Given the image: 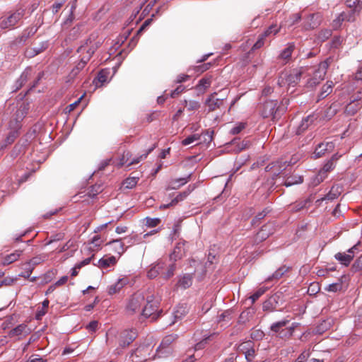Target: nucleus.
I'll list each match as a JSON object with an SVG mask.
<instances>
[{
    "label": "nucleus",
    "instance_id": "nucleus-1",
    "mask_svg": "<svg viewBox=\"0 0 362 362\" xmlns=\"http://www.w3.org/2000/svg\"><path fill=\"white\" fill-rule=\"evenodd\" d=\"M98 47L96 42L88 39L78 48L77 52L80 54L81 60L71 70L70 74L71 77H75L85 67Z\"/></svg>",
    "mask_w": 362,
    "mask_h": 362
},
{
    "label": "nucleus",
    "instance_id": "nucleus-2",
    "mask_svg": "<svg viewBox=\"0 0 362 362\" xmlns=\"http://www.w3.org/2000/svg\"><path fill=\"white\" fill-rule=\"evenodd\" d=\"M288 104V98H284L279 105H278L277 100H275L266 101L262 105L261 115L264 118L276 119L286 111Z\"/></svg>",
    "mask_w": 362,
    "mask_h": 362
},
{
    "label": "nucleus",
    "instance_id": "nucleus-3",
    "mask_svg": "<svg viewBox=\"0 0 362 362\" xmlns=\"http://www.w3.org/2000/svg\"><path fill=\"white\" fill-rule=\"evenodd\" d=\"M159 300L155 296L147 292L144 307L141 310V316L144 318H151V321H156L160 316L162 310L158 311Z\"/></svg>",
    "mask_w": 362,
    "mask_h": 362
},
{
    "label": "nucleus",
    "instance_id": "nucleus-4",
    "mask_svg": "<svg viewBox=\"0 0 362 362\" xmlns=\"http://www.w3.org/2000/svg\"><path fill=\"white\" fill-rule=\"evenodd\" d=\"M308 67H300L299 69H293L289 72L281 73L278 79V85L280 87L284 86H295L300 81L303 74H306L310 75Z\"/></svg>",
    "mask_w": 362,
    "mask_h": 362
},
{
    "label": "nucleus",
    "instance_id": "nucleus-5",
    "mask_svg": "<svg viewBox=\"0 0 362 362\" xmlns=\"http://www.w3.org/2000/svg\"><path fill=\"white\" fill-rule=\"evenodd\" d=\"M25 9L19 8L14 11L7 13L0 18V28L2 30L13 29L23 18Z\"/></svg>",
    "mask_w": 362,
    "mask_h": 362
},
{
    "label": "nucleus",
    "instance_id": "nucleus-6",
    "mask_svg": "<svg viewBox=\"0 0 362 362\" xmlns=\"http://www.w3.org/2000/svg\"><path fill=\"white\" fill-rule=\"evenodd\" d=\"M147 292H136L132 295L126 305V312L128 315H134L141 313L145 303Z\"/></svg>",
    "mask_w": 362,
    "mask_h": 362
},
{
    "label": "nucleus",
    "instance_id": "nucleus-7",
    "mask_svg": "<svg viewBox=\"0 0 362 362\" xmlns=\"http://www.w3.org/2000/svg\"><path fill=\"white\" fill-rule=\"evenodd\" d=\"M177 339V334H170L166 337H165L160 346L158 347L156 350V354L158 357H165L168 356L171 351L172 349L170 348V345L175 341V340Z\"/></svg>",
    "mask_w": 362,
    "mask_h": 362
},
{
    "label": "nucleus",
    "instance_id": "nucleus-8",
    "mask_svg": "<svg viewBox=\"0 0 362 362\" xmlns=\"http://www.w3.org/2000/svg\"><path fill=\"white\" fill-rule=\"evenodd\" d=\"M289 322V320L284 319L283 320L274 322L271 325L270 329L273 332L277 334L278 337L281 339H290L293 336L292 334L288 332L287 328L281 329L283 327L286 326Z\"/></svg>",
    "mask_w": 362,
    "mask_h": 362
},
{
    "label": "nucleus",
    "instance_id": "nucleus-9",
    "mask_svg": "<svg viewBox=\"0 0 362 362\" xmlns=\"http://www.w3.org/2000/svg\"><path fill=\"white\" fill-rule=\"evenodd\" d=\"M275 226L274 223H267L264 225L259 231L256 234L255 242L259 243L266 240L269 236L275 232Z\"/></svg>",
    "mask_w": 362,
    "mask_h": 362
},
{
    "label": "nucleus",
    "instance_id": "nucleus-10",
    "mask_svg": "<svg viewBox=\"0 0 362 362\" xmlns=\"http://www.w3.org/2000/svg\"><path fill=\"white\" fill-rule=\"evenodd\" d=\"M358 245H354L347 250V253L338 252L334 255V258L344 266H349L351 260L354 259V252L357 250Z\"/></svg>",
    "mask_w": 362,
    "mask_h": 362
},
{
    "label": "nucleus",
    "instance_id": "nucleus-11",
    "mask_svg": "<svg viewBox=\"0 0 362 362\" xmlns=\"http://www.w3.org/2000/svg\"><path fill=\"white\" fill-rule=\"evenodd\" d=\"M137 337L136 329L124 330L120 333L119 345L121 348L128 346Z\"/></svg>",
    "mask_w": 362,
    "mask_h": 362
},
{
    "label": "nucleus",
    "instance_id": "nucleus-12",
    "mask_svg": "<svg viewBox=\"0 0 362 362\" xmlns=\"http://www.w3.org/2000/svg\"><path fill=\"white\" fill-rule=\"evenodd\" d=\"M151 349V347L149 344L141 345L132 352L130 358H132V361L135 360V362H141V359L146 361Z\"/></svg>",
    "mask_w": 362,
    "mask_h": 362
},
{
    "label": "nucleus",
    "instance_id": "nucleus-13",
    "mask_svg": "<svg viewBox=\"0 0 362 362\" xmlns=\"http://www.w3.org/2000/svg\"><path fill=\"white\" fill-rule=\"evenodd\" d=\"M223 99L218 98L217 93H211L205 101V105L208 107V112H214L223 105Z\"/></svg>",
    "mask_w": 362,
    "mask_h": 362
},
{
    "label": "nucleus",
    "instance_id": "nucleus-14",
    "mask_svg": "<svg viewBox=\"0 0 362 362\" xmlns=\"http://www.w3.org/2000/svg\"><path fill=\"white\" fill-rule=\"evenodd\" d=\"M333 61L332 57H329L326 59L325 61L320 62L318 65L317 69L312 71L313 75L317 77L321 81L324 80L325 76L327 74V69L329 68L330 64Z\"/></svg>",
    "mask_w": 362,
    "mask_h": 362
},
{
    "label": "nucleus",
    "instance_id": "nucleus-15",
    "mask_svg": "<svg viewBox=\"0 0 362 362\" xmlns=\"http://www.w3.org/2000/svg\"><path fill=\"white\" fill-rule=\"evenodd\" d=\"M193 274H184L177 276V282L175 285L177 288L187 289L192 285Z\"/></svg>",
    "mask_w": 362,
    "mask_h": 362
},
{
    "label": "nucleus",
    "instance_id": "nucleus-16",
    "mask_svg": "<svg viewBox=\"0 0 362 362\" xmlns=\"http://www.w3.org/2000/svg\"><path fill=\"white\" fill-rule=\"evenodd\" d=\"M238 351L245 354V359L248 362H250L253 360L255 357V349L252 346L251 341H247L241 344L238 346Z\"/></svg>",
    "mask_w": 362,
    "mask_h": 362
},
{
    "label": "nucleus",
    "instance_id": "nucleus-17",
    "mask_svg": "<svg viewBox=\"0 0 362 362\" xmlns=\"http://www.w3.org/2000/svg\"><path fill=\"white\" fill-rule=\"evenodd\" d=\"M185 244H186L185 241H180L177 243L173 252L170 255V259L171 260H173L175 262L177 259H181L184 256V255L185 253Z\"/></svg>",
    "mask_w": 362,
    "mask_h": 362
},
{
    "label": "nucleus",
    "instance_id": "nucleus-18",
    "mask_svg": "<svg viewBox=\"0 0 362 362\" xmlns=\"http://www.w3.org/2000/svg\"><path fill=\"white\" fill-rule=\"evenodd\" d=\"M195 189V186L194 185H189L188 187L187 188V189L181 193H180L179 194H177L172 201L170 204H165L163 206H162L161 207H163V208H168L170 206H174L175 204H177L178 202L184 200L194 189Z\"/></svg>",
    "mask_w": 362,
    "mask_h": 362
},
{
    "label": "nucleus",
    "instance_id": "nucleus-19",
    "mask_svg": "<svg viewBox=\"0 0 362 362\" xmlns=\"http://www.w3.org/2000/svg\"><path fill=\"white\" fill-rule=\"evenodd\" d=\"M31 330L25 324H21L16 327L11 329L8 332L10 337H20L22 335H28L30 333Z\"/></svg>",
    "mask_w": 362,
    "mask_h": 362
},
{
    "label": "nucleus",
    "instance_id": "nucleus-20",
    "mask_svg": "<svg viewBox=\"0 0 362 362\" xmlns=\"http://www.w3.org/2000/svg\"><path fill=\"white\" fill-rule=\"evenodd\" d=\"M320 16L317 14H310L304 21L303 27L306 30L314 29L320 24Z\"/></svg>",
    "mask_w": 362,
    "mask_h": 362
},
{
    "label": "nucleus",
    "instance_id": "nucleus-21",
    "mask_svg": "<svg viewBox=\"0 0 362 362\" xmlns=\"http://www.w3.org/2000/svg\"><path fill=\"white\" fill-rule=\"evenodd\" d=\"M32 70L30 68H27L20 76V77L16 80L15 83V89L14 91H17L20 88H21L23 85L28 81L29 78L31 76Z\"/></svg>",
    "mask_w": 362,
    "mask_h": 362
},
{
    "label": "nucleus",
    "instance_id": "nucleus-22",
    "mask_svg": "<svg viewBox=\"0 0 362 362\" xmlns=\"http://www.w3.org/2000/svg\"><path fill=\"white\" fill-rule=\"evenodd\" d=\"M128 283L129 280L127 278L119 279L116 283L108 287V293L113 295L118 293Z\"/></svg>",
    "mask_w": 362,
    "mask_h": 362
},
{
    "label": "nucleus",
    "instance_id": "nucleus-23",
    "mask_svg": "<svg viewBox=\"0 0 362 362\" xmlns=\"http://www.w3.org/2000/svg\"><path fill=\"white\" fill-rule=\"evenodd\" d=\"M355 18H356L354 15L342 12L335 20L333 21L332 27L334 29H337L339 27H340L343 21H354Z\"/></svg>",
    "mask_w": 362,
    "mask_h": 362
},
{
    "label": "nucleus",
    "instance_id": "nucleus-24",
    "mask_svg": "<svg viewBox=\"0 0 362 362\" xmlns=\"http://www.w3.org/2000/svg\"><path fill=\"white\" fill-rule=\"evenodd\" d=\"M342 187L339 185L333 186L328 194H327L323 198L317 199V202H320L323 200H334L341 194Z\"/></svg>",
    "mask_w": 362,
    "mask_h": 362
},
{
    "label": "nucleus",
    "instance_id": "nucleus-25",
    "mask_svg": "<svg viewBox=\"0 0 362 362\" xmlns=\"http://www.w3.org/2000/svg\"><path fill=\"white\" fill-rule=\"evenodd\" d=\"M334 148V144L332 142H325L318 144L315 151L316 157H321L325 153L326 151H330Z\"/></svg>",
    "mask_w": 362,
    "mask_h": 362
},
{
    "label": "nucleus",
    "instance_id": "nucleus-26",
    "mask_svg": "<svg viewBox=\"0 0 362 362\" xmlns=\"http://www.w3.org/2000/svg\"><path fill=\"white\" fill-rule=\"evenodd\" d=\"M117 262L115 257L110 256L107 257L101 258L98 261L97 264L94 265L98 266L100 269H107L110 267L114 266Z\"/></svg>",
    "mask_w": 362,
    "mask_h": 362
},
{
    "label": "nucleus",
    "instance_id": "nucleus-27",
    "mask_svg": "<svg viewBox=\"0 0 362 362\" xmlns=\"http://www.w3.org/2000/svg\"><path fill=\"white\" fill-rule=\"evenodd\" d=\"M107 245L112 247V250L115 252L121 255L126 250L125 243H123L122 239H116L110 241Z\"/></svg>",
    "mask_w": 362,
    "mask_h": 362
},
{
    "label": "nucleus",
    "instance_id": "nucleus-28",
    "mask_svg": "<svg viewBox=\"0 0 362 362\" xmlns=\"http://www.w3.org/2000/svg\"><path fill=\"white\" fill-rule=\"evenodd\" d=\"M362 107V103L350 100L345 107L344 113L347 115H354Z\"/></svg>",
    "mask_w": 362,
    "mask_h": 362
},
{
    "label": "nucleus",
    "instance_id": "nucleus-29",
    "mask_svg": "<svg viewBox=\"0 0 362 362\" xmlns=\"http://www.w3.org/2000/svg\"><path fill=\"white\" fill-rule=\"evenodd\" d=\"M37 28L35 26L28 27L23 30L22 34L18 37L17 40L19 43H25L28 39L35 35L37 32Z\"/></svg>",
    "mask_w": 362,
    "mask_h": 362
},
{
    "label": "nucleus",
    "instance_id": "nucleus-30",
    "mask_svg": "<svg viewBox=\"0 0 362 362\" xmlns=\"http://www.w3.org/2000/svg\"><path fill=\"white\" fill-rule=\"evenodd\" d=\"M165 267V264L163 262H158L156 265L151 267L148 271L147 276L149 279H154L159 274L162 272V270Z\"/></svg>",
    "mask_w": 362,
    "mask_h": 362
},
{
    "label": "nucleus",
    "instance_id": "nucleus-31",
    "mask_svg": "<svg viewBox=\"0 0 362 362\" xmlns=\"http://www.w3.org/2000/svg\"><path fill=\"white\" fill-rule=\"evenodd\" d=\"M290 267L286 265H284L279 267L276 271L274 272V274L267 278V281H271L273 280H279L282 278L285 274L289 272Z\"/></svg>",
    "mask_w": 362,
    "mask_h": 362
},
{
    "label": "nucleus",
    "instance_id": "nucleus-32",
    "mask_svg": "<svg viewBox=\"0 0 362 362\" xmlns=\"http://www.w3.org/2000/svg\"><path fill=\"white\" fill-rule=\"evenodd\" d=\"M346 4L352 9L349 13L354 16L356 13H358L362 9V1L360 0H346Z\"/></svg>",
    "mask_w": 362,
    "mask_h": 362
},
{
    "label": "nucleus",
    "instance_id": "nucleus-33",
    "mask_svg": "<svg viewBox=\"0 0 362 362\" xmlns=\"http://www.w3.org/2000/svg\"><path fill=\"white\" fill-rule=\"evenodd\" d=\"M314 121V117L313 116H308L307 117L303 119L300 124L297 128L296 134H301L303 133L309 127L310 125Z\"/></svg>",
    "mask_w": 362,
    "mask_h": 362
},
{
    "label": "nucleus",
    "instance_id": "nucleus-34",
    "mask_svg": "<svg viewBox=\"0 0 362 362\" xmlns=\"http://www.w3.org/2000/svg\"><path fill=\"white\" fill-rule=\"evenodd\" d=\"M23 251L22 250H16L14 252L7 255L3 258L1 264L4 266L8 265L18 259L20 256L21 255Z\"/></svg>",
    "mask_w": 362,
    "mask_h": 362
},
{
    "label": "nucleus",
    "instance_id": "nucleus-35",
    "mask_svg": "<svg viewBox=\"0 0 362 362\" xmlns=\"http://www.w3.org/2000/svg\"><path fill=\"white\" fill-rule=\"evenodd\" d=\"M190 175L187 177H182L178 179L172 180L170 185L167 187V190L178 189L181 186L185 185L189 180Z\"/></svg>",
    "mask_w": 362,
    "mask_h": 362
},
{
    "label": "nucleus",
    "instance_id": "nucleus-36",
    "mask_svg": "<svg viewBox=\"0 0 362 362\" xmlns=\"http://www.w3.org/2000/svg\"><path fill=\"white\" fill-rule=\"evenodd\" d=\"M294 48L295 45L293 43H288L287 47L281 52L279 58L287 62L291 58Z\"/></svg>",
    "mask_w": 362,
    "mask_h": 362
},
{
    "label": "nucleus",
    "instance_id": "nucleus-37",
    "mask_svg": "<svg viewBox=\"0 0 362 362\" xmlns=\"http://www.w3.org/2000/svg\"><path fill=\"white\" fill-rule=\"evenodd\" d=\"M211 83V76H206L199 81L198 84L196 86V89L204 92Z\"/></svg>",
    "mask_w": 362,
    "mask_h": 362
},
{
    "label": "nucleus",
    "instance_id": "nucleus-38",
    "mask_svg": "<svg viewBox=\"0 0 362 362\" xmlns=\"http://www.w3.org/2000/svg\"><path fill=\"white\" fill-rule=\"evenodd\" d=\"M21 269L23 272L19 274V276L25 279H29L35 268L28 261L21 264Z\"/></svg>",
    "mask_w": 362,
    "mask_h": 362
},
{
    "label": "nucleus",
    "instance_id": "nucleus-39",
    "mask_svg": "<svg viewBox=\"0 0 362 362\" xmlns=\"http://www.w3.org/2000/svg\"><path fill=\"white\" fill-rule=\"evenodd\" d=\"M334 83L332 81H327L326 84H325L321 89V91L319 94V100L325 98L327 95H329L333 88Z\"/></svg>",
    "mask_w": 362,
    "mask_h": 362
},
{
    "label": "nucleus",
    "instance_id": "nucleus-40",
    "mask_svg": "<svg viewBox=\"0 0 362 362\" xmlns=\"http://www.w3.org/2000/svg\"><path fill=\"white\" fill-rule=\"evenodd\" d=\"M281 27V25L272 24L262 34L266 37H274L280 32Z\"/></svg>",
    "mask_w": 362,
    "mask_h": 362
},
{
    "label": "nucleus",
    "instance_id": "nucleus-41",
    "mask_svg": "<svg viewBox=\"0 0 362 362\" xmlns=\"http://www.w3.org/2000/svg\"><path fill=\"white\" fill-rule=\"evenodd\" d=\"M279 298V296L277 294H275L274 296H272L268 300L265 301L263 303V310H270L272 311L275 309L274 303H277V298Z\"/></svg>",
    "mask_w": 362,
    "mask_h": 362
},
{
    "label": "nucleus",
    "instance_id": "nucleus-42",
    "mask_svg": "<svg viewBox=\"0 0 362 362\" xmlns=\"http://www.w3.org/2000/svg\"><path fill=\"white\" fill-rule=\"evenodd\" d=\"M303 179L299 175H293L287 177L284 181V185L286 187H291L293 185L302 183Z\"/></svg>",
    "mask_w": 362,
    "mask_h": 362
},
{
    "label": "nucleus",
    "instance_id": "nucleus-43",
    "mask_svg": "<svg viewBox=\"0 0 362 362\" xmlns=\"http://www.w3.org/2000/svg\"><path fill=\"white\" fill-rule=\"evenodd\" d=\"M156 147V144H153L152 147L148 148L146 152L142 155H141L139 157H137L136 158H134L130 163L127 164V166H130L132 165H135L139 163L141 160L145 159L148 155Z\"/></svg>",
    "mask_w": 362,
    "mask_h": 362
},
{
    "label": "nucleus",
    "instance_id": "nucleus-44",
    "mask_svg": "<svg viewBox=\"0 0 362 362\" xmlns=\"http://www.w3.org/2000/svg\"><path fill=\"white\" fill-rule=\"evenodd\" d=\"M125 245H127L125 246V248L127 249L128 247H130L132 245H134L135 244H138L140 243V239L139 238L137 235H131V236H127L123 239Z\"/></svg>",
    "mask_w": 362,
    "mask_h": 362
},
{
    "label": "nucleus",
    "instance_id": "nucleus-45",
    "mask_svg": "<svg viewBox=\"0 0 362 362\" xmlns=\"http://www.w3.org/2000/svg\"><path fill=\"white\" fill-rule=\"evenodd\" d=\"M184 104H185L187 110H189V111L197 110L200 107V106H201L199 102L196 101V100H184Z\"/></svg>",
    "mask_w": 362,
    "mask_h": 362
},
{
    "label": "nucleus",
    "instance_id": "nucleus-46",
    "mask_svg": "<svg viewBox=\"0 0 362 362\" xmlns=\"http://www.w3.org/2000/svg\"><path fill=\"white\" fill-rule=\"evenodd\" d=\"M271 210L267 207L264 209L262 211L259 212L255 217L252 221V224L255 225L260 222L269 212Z\"/></svg>",
    "mask_w": 362,
    "mask_h": 362
},
{
    "label": "nucleus",
    "instance_id": "nucleus-47",
    "mask_svg": "<svg viewBox=\"0 0 362 362\" xmlns=\"http://www.w3.org/2000/svg\"><path fill=\"white\" fill-rule=\"evenodd\" d=\"M138 180H139V177H130L127 178L123 182V185L124 186L125 188L132 189L134 187H135L136 185Z\"/></svg>",
    "mask_w": 362,
    "mask_h": 362
},
{
    "label": "nucleus",
    "instance_id": "nucleus-48",
    "mask_svg": "<svg viewBox=\"0 0 362 362\" xmlns=\"http://www.w3.org/2000/svg\"><path fill=\"white\" fill-rule=\"evenodd\" d=\"M201 139H202V135L195 134L191 135V136L187 137L186 139H183L182 141V144L183 146H187V145L192 144L194 141H199Z\"/></svg>",
    "mask_w": 362,
    "mask_h": 362
},
{
    "label": "nucleus",
    "instance_id": "nucleus-49",
    "mask_svg": "<svg viewBox=\"0 0 362 362\" xmlns=\"http://www.w3.org/2000/svg\"><path fill=\"white\" fill-rule=\"evenodd\" d=\"M19 136L18 130L14 129L9 132L6 139L4 140L5 143L7 145H10L14 142L16 139Z\"/></svg>",
    "mask_w": 362,
    "mask_h": 362
},
{
    "label": "nucleus",
    "instance_id": "nucleus-50",
    "mask_svg": "<svg viewBox=\"0 0 362 362\" xmlns=\"http://www.w3.org/2000/svg\"><path fill=\"white\" fill-rule=\"evenodd\" d=\"M334 159H337L336 156H333L332 159L328 160L323 166V168L320 170V171L323 172L325 175H327V173L332 170L334 168Z\"/></svg>",
    "mask_w": 362,
    "mask_h": 362
},
{
    "label": "nucleus",
    "instance_id": "nucleus-51",
    "mask_svg": "<svg viewBox=\"0 0 362 362\" xmlns=\"http://www.w3.org/2000/svg\"><path fill=\"white\" fill-rule=\"evenodd\" d=\"M175 269H176L175 264V263L170 264L168 267L166 272L162 273L163 277L165 279H169L174 275Z\"/></svg>",
    "mask_w": 362,
    "mask_h": 362
},
{
    "label": "nucleus",
    "instance_id": "nucleus-52",
    "mask_svg": "<svg viewBox=\"0 0 362 362\" xmlns=\"http://www.w3.org/2000/svg\"><path fill=\"white\" fill-rule=\"evenodd\" d=\"M322 81L319 79L317 77L313 75L310 78H309L305 83V87L308 88H313L316 86H317Z\"/></svg>",
    "mask_w": 362,
    "mask_h": 362
},
{
    "label": "nucleus",
    "instance_id": "nucleus-53",
    "mask_svg": "<svg viewBox=\"0 0 362 362\" xmlns=\"http://www.w3.org/2000/svg\"><path fill=\"white\" fill-rule=\"evenodd\" d=\"M337 112V105L332 104L329 108L327 109L325 113V117L327 119H331V118L334 116Z\"/></svg>",
    "mask_w": 362,
    "mask_h": 362
},
{
    "label": "nucleus",
    "instance_id": "nucleus-54",
    "mask_svg": "<svg viewBox=\"0 0 362 362\" xmlns=\"http://www.w3.org/2000/svg\"><path fill=\"white\" fill-rule=\"evenodd\" d=\"M267 290V288L261 287L257 289L250 297V299L252 301V303H254L257 300L259 299L260 296H262Z\"/></svg>",
    "mask_w": 362,
    "mask_h": 362
},
{
    "label": "nucleus",
    "instance_id": "nucleus-55",
    "mask_svg": "<svg viewBox=\"0 0 362 362\" xmlns=\"http://www.w3.org/2000/svg\"><path fill=\"white\" fill-rule=\"evenodd\" d=\"M108 78V71L106 70H101L97 76V81L96 86H98V83H100L101 85L107 81Z\"/></svg>",
    "mask_w": 362,
    "mask_h": 362
},
{
    "label": "nucleus",
    "instance_id": "nucleus-56",
    "mask_svg": "<svg viewBox=\"0 0 362 362\" xmlns=\"http://www.w3.org/2000/svg\"><path fill=\"white\" fill-rule=\"evenodd\" d=\"M102 191V186L99 185H95L91 187L90 189L88 192V197L93 198Z\"/></svg>",
    "mask_w": 362,
    "mask_h": 362
},
{
    "label": "nucleus",
    "instance_id": "nucleus-57",
    "mask_svg": "<svg viewBox=\"0 0 362 362\" xmlns=\"http://www.w3.org/2000/svg\"><path fill=\"white\" fill-rule=\"evenodd\" d=\"M250 337L254 340H261L264 337V333L260 329H252L250 334Z\"/></svg>",
    "mask_w": 362,
    "mask_h": 362
},
{
    "label": "nucleus",
    "instance_id": "nucleus-58",
    "mask_svg": "<svg viewBox=\"0 0 362 362\" xmlns=\"http://www.w3.org/2000/svg\"><path fill=\"white\" fill-rule=\"evenodd\" d=\"M267 37L263 36L262 34L259 35L257 42L252 46V50L258 49L264 46V43H265V39Z\"/></svg>",
    "mask_w": 362,
    "mask_h": 362
},
{
    "label": "nucleus",
    "instance_id": "nucleus-59",
    "mask_svg": "<svg viewBox=\"0 0 362 362\" xmlns=\"http://www.w3.org/2000/svg\"><path fill=\"white\" fill-rule=\"evenodd\" d=\"M327 175H325L323 172L319 171V173L315 176L313 180V185L316 186L322 182L326 177Z\"/></svg>",
    "mask_w": 362,
    "mask_h": 362
},
{
    "label": "nucleus",
    "instance_id": "nucleus-60",
    "mask_svg": "<svg viewBox=\"0 0 362 362\" xmlns=\"http://www.w3.org/2000/svg\"><path fill=\"white\" fill-rule=\"evenodd\" d=\"M351 270L354 272L362 271V255L352 264Z\"/></svg>",
    "mask_w": 362,
    "mask_h": 362
},
{
    "label": "nucleus",
    "instance_id": "nucleus-61",
    "mask_svg": "<svg viewBox=\"0 0 362 362\" xmlns=\"http://www.w3.org/2000/svg\"><path fill=\"white\" fill-rule=\"evenodd\" d=\"M213 130L207 129L202 132L200 135H202V137H203V141L209 143L213 139Z\"/></svg>",
    "mask_w": 362,
    "mask_h": 362
},
{
    "label": "nucleus",
    "instance_id": "nucleus-62",
    "mask_svg": "<svg viewBox=\"0 0 362 362\" xmlns=\"http://www.w3.org/2000/svg\"><path fill=\"white\" fill-rule=\"evenodd\" d=\"M232 313L233 311L230 310L224 311L218 316V321H229L232 318Z\"/></svg>",
    "mask_w": 362,
    "mask_h": 362
},
{
    "label": "nucleus",
    "instance_id": "nucleus-63",
    "mask_svg": "<svg viewBox=\"0 0 362 362\" xmlns=\"http://www.w3.org/2000/svg\"><path fill=\"white\" fill-rule=\"evenodd\" d=\"M132 156V154L129 151H124L120 158L119 163H118V167L121 168L124 164H126L128 160H129L130 157Z\"/></svg>",
    "mask_w": 362,
    "mask_h": 362
},
{
    "label": "nucleus",
    "instance_id": "nucleus-64",
    "mask_svg": "<svg viewBox=\"0 0 362 362\" xmlns=\"http://www.w3.org/2000/svg\"><path fill=\"white\" fill-rule=\"evenodd\" d=\"M301 19L300 13H294L290 16L289 19L286 21L288 26H292L298 23Z\"/></svg>",
    "mask_w": 362,
    "mask_h": 362
}]
</instances>
